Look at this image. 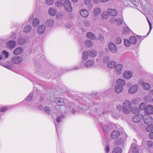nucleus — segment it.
Returning <instances> with one entry per match:
<instances>
[{"mask_svg": "<svg viewBox=\"0 0 153 153\" xmlns=\"http://www.w3.org/2000/svg\"><path fill=\"white\" fill-rule=\"evenodd\" d=\"M149 137L151 139H153V132L150 133L149 134Z\"/></svg>", "mask_w": 153, "mask_h": 153, "instance_id": "69168bd1", "label": "nucleus"}, {"mask_svg": "<svg viewBox=\"0 0 153 153\" xmlns=\"http://www.w3.org/2000/svg\"><path fill=\"white\" fill-rule=\"evenodd\" d=\"M123 19L119 18L116 20V22L117 23V25L120 26H121L123 24Z\"/></svg>", "mask_w": 153, "mask_h": 153, "instance_id": "ea45409f", "label": "nucleus"}, {"mask_svg": "<svg viewBox=\"0 0 153 153\" xmlns=\"http://www.w3.org/2000/svg\"><path fill=\"white\" fill-rule=\"evenodd\" d=\"M145 112L148 114H152L153 113V106L151 105H148L145 107Z\"/></svg>", "mask_w": 153, "mask_h": 153, "instance_id": "f8f14e48", "label": "nucleus"}, {"mask_svg": "<svg viewBox=\"0 0 153 153\" xmlns=\"http://www.w3.org/2000/svg\"><path fill=\"white\" fill-rule=\"evenodd\" d=\"M16 38V35L15 34H13L11 37V38L12 39H15Z\"/></svg>", "mask_w": 153, "mask_h": 153, "instance_id": "338daca9", "label": "nucleus"}, {"mask_svg": "<svg viewBox=\"0 0 153 153\" xmlns=\"http://www.w3.org/2000/svg\"><path fill=\"white\" fill-rule=\"evenodd\" d=\"M0 65L3 66L9 69H10L12 68V64L10 62H7V64H5L4 63H1L0 62Z\"/></svg>", "mask_w": 153, "mask_h": 153, "instance_id": "a878e982", "label": "nucleus"}, {"mask_svg": "<svg viewBox=\"0 0 153 153\" xmlns=\"http://www.w3.org/2000/svg\"><path fill=\"white\" fill-rule=\"evenodd\" d=\"M109 59L110 57L109 56H105L103 59V62L105 63H107L108 62Z\"/></svg>", "mask_w": 153, "mask_h": 153, "instance_id": "3c124183", "label": "nucleus"}, {"mask_svg": "<svg viewBox=\"0 0 153 153\" xmlns=\"http://www.w3.org/2000/svg\"><path fill=\"white\" fill-rule=\"evenodd\" d=\"M122 149L119 147L114 148L112 151V153H121Z\"/></svg>", "mask_w": 153, "mask_h": 153, "instance_id": "c9c22d12", "label": "nucleus"}, {"mask_svg": "<svg viewBox=\"0 0 153 153\" xmlns=\"http://www.w3.org/2000/svg\"><path fill=\"white\" fill-rule=\"evenodd\" d=\"M120 133L117 130L114 131L111 134V137L113 138H115L119 136Z\"/></svg>", "mask_w": 153, "mask_h": 153, "instance_id": "5701e85b", "label": "nucleus"}, {"mask_svg": "<svg viewBox=\"0 0 153 153\" xmlns=\"http://www.w3.org/2000/svg\"><path fill=\"white\" fill-rule=\"evenodd\" d=\"M143 118V116L141 114H139L134 116L133 118V121L136 123H137L140 122Z\"/></svg>", "mask_w": 153, "mask_h": 153, "instance_id": "9d476101", "label": "nucleus"}, {"mask_svg": "<svg viewBox=\"0 0 153 153\" xmlns=\"http://www.w3.org/2000/svg\"><path fill=\"white\" fill-rule=\"evenodd\" d=\"M130 149L131 150L132 153H139L138 148L134 143H132L131 144Z\"/></svg>", "mask_w": 153, "mask_h": 153, "instance_id": "4468645a", "label": "nucleus"}, {"mask_svg": "<svg viewBox=\"0 0 153 153\" xmlns=\"http://www.w3.org/2000/svg\"><path fill=\"white\" fill-rule=\"evenodd\" d=\"M55 4L58 7H60L63 5L62 2L60 1H55Z\"/></svg>", "mask_w": 153, "mask_h": 153, "instance_id": "de8ad7c7", "label": "nucleus"}, {"mask_svg": "<svg viewBox=\"0 0 153 153\" xmlns=\"http://www.w3.org/2000/svg\"><path fill=\"white\" fill-rule=\"evenodd\" d=\"M124 44L127 47H128L130 46V42L128 39H125L124 40Z\"/></svg>", "mask_w": 153, "mask_h": 153, "instance_id": "a18cd8bd", "label": "nucleus"}, {"mask_svg": "<svg viewBox=\"0 0 153 153\" xmlns=\"http://www.w3.org/2000/svg\"><path fill=\"white\" fill-rule=\"evenodd\" d=\"M117 109L118 110H121V106L120 105H118L117 106Z\"/></svg>", "mask_w": 153, "mask_h": 153, "instance_id": "774afa93", "label": "nucleus"}, {"mask_svg": "<svg viewBox=\"0 0 153 153\" xmlns=\"http://www.w3.org/2000/svg\"><path fill=\"white\" fill-rule=\"evenodd\" d=\"M145 103L142 102L139 105V107L140 109L143 110L145 109Z\"/></svg>", "mask_w": 153, "mask_h": 153, "instance_id": "8fccbe9b", "label": "nucleus"}, {"mask_svg": "<svg viewBox=\"0 0 153 153\" xmlns=\"http://www.w3.org/2000/svg\"><path fill=\"white\" fill-rule=\"evenodd\" d=\"M133 73L131 71H126L124 72L123 76V78L126 79H129L132 76Z\"/></svg>", "mask_w": 153, "mask_h": 153, "instance_id": "0eeeda50", "label": "nucleus"}, {"mask_svg": "<svg viewBox=\"0 0 153 153\" xmlns=\"http://www.w3.org/2000/svg\"><path fill=\"white\" fill-rule=\"evenodd\" d=\"M117 64L116 62L114 61H110L108 62L107 64V66L109 68H114Z\"/></svg>", "mask_w": 153, "mask_h": 153, "instance_id": "412c9836", "label": "nucleus"}, {"mask_svg": "<svg viewBox=\"0 0 153 153\" xmlns=\"http://www.w3.org/2000/svg\"><path fill=\"white\" fill-rule=\"evenodd\" d=\"M129 41L131 44H134L137 41V39L134 36H131L130 38Z\"/></svg>", "mask_w": 153, "mask_h": 153, "instance_id": "2f4dec72", "label": "nucleus"}, {"mask_svg": "<svg viewBox=\"0 0 153 153\" xmlns=\"http://www.w3.org/2000/svg\"><path fill=\"white\" fill-rule=\"evenodd\" d=\"M114 42L117 44H120L122 42V39L120 38H116L114 40Z\"/></svg>", "mask_w": 153, "mask_h": 153, "instance_id": "c03bdc74", "label": "nucleus"}, {"mask_svg": "<svg viewBox=\"0 0 153 153\" xmlns=\"http://www.w3.org/2000/svg\"><path fill=\"white\" fill-rule=\"evenodd\" d=\"M55 102L59 105H63L65 104L64 100L62 98H56L55 100Z\"/></svg>", "mask_w": 153, "mask_h": 153, "instance_id": "f3484780", "label": "nucleus"}, {"mask_svg": "<svg viewBox=\"0 0 153 153\" xmlns=\"http://www.w3.org/2000/svg\"><path fill=\"white\" fill-rule=\"evenodd\" d=\"M144 100L146 102H149L150 100L149 99V97L147 96H145L144 97Z\"/></svg>", "mask_w": 153, "mask_h": 153, "instance_id": "e2e57ef3", "label": "nucleus"}, {"mask_svg": "<svg viewBox=\"0 0 153 153\" xmlns=\"http://www.w3.org/2000/svg\"><path fill=\"white\" fill-rule=\"evenodd\" d=\"M32 29L31 26L29 25H27L24 27V31L26 33H28Z\"/></svg>", "mask_w": 153, "mask_h": 153, "instance_id": "7c9ffc66", "label": "nucleus"}, {"mask_svg": "<svg viewBox=\"0 0 153 153\" xmlns=\"http://www.w3.org/2000/svg\"><path fill=\"white\" fill-rule=\"evenodd\" d=\"M101 11V10L100 8L96 7L94 9L93 14L94 16H97L100 14Z\"/></svg>", "mask_w": 153, "mask_h": 153, "instance_id": "bb28decb", "label": "nucleus"}, {"mask_svg": "<svg viewBox=\"0 0 153 153\" xmlns=\"http://www.w3.org/2000/svg\"><path fill=\"white\" fill-rule=\"evenodd\" d=\"M7 108L6 107H3L1 108V111L4 112L7 109Z\"/></svg>", "mask_w": 153, "mask_h": 153, "instance_id": "0e129e2a", "label": "nucleus"}, {"mask_svg": "<svg viewBox=\"0 0 153 153\" xmlns=\"http://www.w3.org/2000/svg\"><path fill=\"white\" fill-rule=\"evenodd\" d=\"M84 24L85 26L87 27H88L90 26V22L89 21L86 20L84 22Z\"/></svg>", "mask_w": 153, "mask_h": 153, "instance_id": "13d9d810", "label": "nucleus"}, {"mask_svg": "<svg viewBox=\"0 0 153 153\" xmlns=\"http://www.w3.org/2000/svg\"><path fill=\"white\" fill-rule=\"evenodd\" d=\"M64 16V13L61 12L58 13L56 15V18L58 19H61Z\"/></svg>", "mask_w": 153, "mask_h": 153, "instance_id": "a19ab883", "label": "nucleus"}, {"mask_svg": "<svg viewBox=\"0 0 153 153\" xmlns=\"http://www.w3.org/2000/svg\"><path fill=\"white\" fill-rule=\"evenodd\" d=\"M117 83L119 85L122 86L125 84V81L121 79H119L117 81Z\"/></svg>", "mask_w": 153, "mask_h": 153, "instance_id": "c756f323", "label": "nucleus"}, {"mask_svg": "<svg viewBox=\"0 0 153 153\" xmlns=\"http://www.w3.org/2000/svg\"><path fill=\"white\" fill-rule=\"evenodd\" d=\"M142 85L143 88L147 90L149 89L150 88V85L148 83H143Z\"/></svg>", "mask_w": 153, "mask_h": 153, "instance_id": "79ce46f5", "label": "nucleus"}, {"mask_svg": "<svg viewBox=\"0 0 153 153\" xmlns=\"http://www.w3.org/2000/svg\"><path fill=\"white\" fill-rule=\"evenodd\" d=\"M147 19L149 26V33L147 34V35H148L149 33H150V32L152 29V24L150 22V21H149V19L148 18Z\"/></svg>", "mask_w": 153, "mask_h": 153, "instance_id": "5fc2aeb1", "label": "nucleus"}, {"mask_svg": "<svg viewBox=\"0 0 153 153\" xmlns=\"http://www.w3.org/2000/svg\"><path fill=\"white\" fill-rule=\"evenodd\" d=\"M85 45L86 47L90 48L92 46L93 43L91 41L87 40L85 41Z\"/></svg>", "mask_w": 153, "mask_h": 153, "instance_id": "72a5a7b5", "label": "nucleus"}, {"mask_svg": "<svg viewBox=\"0 0 153 153\" xmlns=\"http://www.w3.org/2000/svg\"><path fill=\"white\" fill-rule=\"evenodd\" d=\"M16 45V42L14 40L9 41L6 44L7 46L10 49L14 48Z\"/></svg>", "mask_w": 153, "mask_h": 153, "instance_id": "ddd939ff", "label": "nucleus"}, {"mask_svg": "<svg viewBox=\"0 0 153 153\" xmlns=\"http://www.w3.org/2000/svg\"><path fill=\"white\" fill-rule=\"evenodd\" d=\"M64 118V116L63 115H62L58 117L56 121L57 122L59 123L61 121V119Z\"/></svg>", "mask_w": 153, "mask_h": 153, "instance_id": "6e6d98bb", "label": "nucleus"}, {"mask_svg": "<svg viewBox=\"0 0 153 153\" xmlns=\"http://www.w3.org/2000/svg\"><path fill=\"white\" fill-rule=\"evenodd\" d=\"M87 37L91 40H94L96 39V36L94 34L91 32H88L86 35Z\"/></svg>", "mask_w": 153, "mask_h": 153, "instance_id": "b1692460", "label": "nucleus"}, {"mask_svg": "<svg viewBox=\"0 0 153 153\" xmlns=\"http://www.w3.org/2000/svg\"><path fill=\"white\" fill-rule=\"evenodd\" d=\"M94 60H90L85 62V66L87 68H91L94 66Z\"/></svg>", "mask_w": 153, "mask_h": 153, "instance_id": "9b49d317", "label": "nucleus"}, {"mask_svg": "<svg viewBox=\"0 0 153 153\" xmlns=\"http://www.w3.org/2000/svg\"><path fill=\"white\" fill-rule=\"evenodd\" d=\"M2 54L4 55V58H5V59L7 58L9 55L8 52H6L5 51H3Z\"/></svg>", "mask_w": 153, "mask_h": 153, "instance_id": "603ef678", "label": "nucleus"}, {"mask_svg": "<svg viewBox=\"0 0 153 153\" xmlns=\"http://www.w3.org/2000/svg\"><path fill=\"white\" fill-rule=\"evenodd\" d=\"M54 24L53 20L51 19H48L46 20L45 22V24L47 26L51 27Z\"/></svg>", "mask_w": 153, "mask_h": 153, "instance_id": "a211bd4d", "label": "nucleus"}, {"mask_svg": "<svg viewBox=\"0 0 153 153\" xmlns=\"http://www.w3.org/2000/svg\"><path fill=\"white\" fill-rule=\"evenodd\" d=\"M140 112V110L138 108L134 107L133 108L132 112L134 114H138Z\"/></svg>", "mask_w": 153, "mask_h": 153, "instance_id": "e433bc0d", "label": "nucleus"}, {"mask_svg": "<svg viewBox=\"0 0 153 153\" xmlns=\"http://www.w3.org/2000/svg\"><path fill=\"white\" fill-rule=\"evenodd\" d=\"M89 56L88 52L86 51H84L82 53V60L83 62L85 61L88 59V56Z\"/></svg>", "mask_w": 153, "mask_h": 153, "instance_id": "2eb2a0df", "label": "nucleus"}, {"mask_svg": "<svg viewBox=\"0 0 153 153\" xmlns=\"http://www.w3.org/2000/svg\"><path fill=\"white\" fill-rule=\"evenodd\" d=\"M57 12L56 10L52 7H50L48 10V13L51 16H54L55 15Z\"/></svg>", "mask_w": 153, "mask_h": 153, "instance_id": "cd10ccee", "label": "nucleus"}, {"mask_svg": "<svg viewBox=\"0 0 153 153\" xmlns=\"http://www.w3.org/2000/svg\"><path fill=\"white\" fill-rule=\"evenodd\" d=\"M26 42L25 39L24 38H20L18 40V43L19 45H23Z\"/></svg>", "mask_w": 153, "mask_h": 153, "instance_id": "4c0bfd02", "label": "nucleus"}, {"mask_svg": "<svg viewBox=\"0 0 153 153\" xmlns=\"http://www.w3.org/2000/svg\"><path fill=\"white\" fill-rule=\"evenodd\" d=\"M146 130L148 131H150L153 130V125H150L147 126Z\"/></svg>", "mask_w": 153, "mask_h": 153, "instance_id": "37998d69", "label": "nucleus"}, {"mask_svg": "<svg viewBox=\"0 0 153 153\" xmlns=\"http://www.w3.org/2000/svg\"><path fill=\"white\" fill-rule=\"evenodd\" d=\"M131 101L132 102V103L133 104H134L135 105H138L139 102L138 101V100L135 99H133Z\"/></svg>", "mask_w": 153, "mask_h": 153, "instance_id": "4d7b16f0", "label": "nucleus"}, {"mask_svg": "<svg viewBox=\"0 0 153 153\" xmlns=\"http://www.w3.org/2000/svg\"><path fill=\"white\" fill-rule=\"evenodd\" d=\"M65 10L67 12H70L72 10L70 1L68 0H65L63 4Z\"/></svg>", "mask_w": 153, "mask_h": 153, "instance_id": "f03ea898", "label": "nucleus"}, {"mask_svg": "<svg viewBox=\"0 0 153 153\" xmlns=\"http://www.w3.org/2000/svg\"><path fill=\"white\" fill-rule=\"evenodd\" d=\"M132 105L131 102L128 100H126L123 103L122 106V110L124 113L128 114L131 111Z\"/></svg>", "mask_w": 153, "mask_h": 153, "instance_id": "f257e3e1", "label": "nucleus"}, {"mask_svg": "<svg viewBox=\"0 0 153 153\" xmlns=\"http://www.w3.org/2000/svg\"><path fill=\"white\" fill-rule=\"evenodd\" d=\"M143 121L146 124L152 123H153V120L151 116L149 115H144L143 116Z\"/></svg>", "mask_w": 153, "mask_h": 153, "instance_id": "7ed1b4c3", "label": "nucleus"}, {"mask_svg": "<svg viewBox=\"0 0 153 153\" xmlns=\"http://www.w3.org/2000/svg\"><path fill=\"white\" fill-rule=\"evenodd\" d=\"M123 66L121 64H119L115 66V69L117 74L118 75L121 73V71Z\"/></svg>", "mask_w": 153, "mask_h": 153, "instance_id": "6e6552de", "label": "nucleus"}, {"mask_svg": "<svg viewBox=\"0 0 153 153\" xmlns=\"http://www.w3.org/2000/svg\"><path fill=\"white\" fill-rule=\"evenodd\" d=\"M45 26L43 25H41L37 28L36 32L39 35H41L42 34L45 32Z\"/></svg>", "mask_w": 153, "mask_h": 153, "instance_id": "423d86ee", "label": "nucleus"}, {"mask_svg": "<svg viewBox=\"0 0 153 153\" xmlns=\"http://www.w3.org/2000/svg\"><path fill=\"white\" fill-rule=\"evenodd\" d=\"M116 20L114 17H112L111 19L109 21L111 23L113 24L115 21H116Z\"/></svg>", "mask_w": 153, "mask_h": 153, "instance_id": "bf43d9fd", "label": "nucleus"}, {"mask_svg": "<svg viewBox=\"0 0 153 153\" xmlns=\"http://www.w3.org/2000/svg\"><path fill=\"white\" fill-rule=\"evenodd\" d=\"M24 49L22 47H19L16 48L13 51V54L15 55H18L22 53Z\"/></svg>", "mask_w": 153, "mask_h": 153, "instance_id": "dca6fc26", "label": "nucleus"}, {"mask_svg": "<svg viewBox=\"0 0 153 153\" xmlns=\"http://www.w3.org/2000/svg\"><path fill=\"white\" fill-rule=\"evenodd\" d=\"M54 1V0H46V4L48 5L52 4Z\"/></svg>", "mask_w": 153, "mask_h": 153, "instance_id": "864d4df0", "label": "nucleus"}, {"mask_svg": "<svg viewBox=\"0 0 153 153\" xmlns=\"http://www.w3.org/2000/svg\"><path fill=\"white\" fill-rule=\"evenodd\" d=\"M109 128L107 125H105L103 127V130L105 132H107L108 131Z\"/></svg>", "mask_w": 153, "mask_h": 153, "instance_id": "09e8293b", "label": "nucleus"}, {"mask_svg": "<svg viewBox=\"0 0 153 153\" xmlns=\"http://www.w3.org/2000/svg\"><path fill=\"white\" fill-rule=\"evenodd\" d=\"M148 146L149 147H152L153 145V143L151 141H148L147 142Z\"/></svg>", "mask_w": 153, "mask_h": 153, "instance_id": "052dcab7", "label": "nucleus"}, {"mask_svg": "<svg viewBox=\"0 0 153 153\" xmlns=\"http://www.w3.org/2000/svg\"><path fill=\"white\" fill-rule=\"evenodd\" d=\"M138 88V87L137 85H134L129 88L128 89V92L130 94H134L137 92Z\"/></svg>", "mask_w": 153, "mask_h": 153, "instance_id": "1a4fd4ad", "label": "nucleus"}, {"mask_svg": "<svg viewBox=\"0 0 153 153\" xmlns=\"http://www.w3.org/2000/svg\"><path fill=\"white\" fill-rule=\"evenodd\" d=\"M33 94L31 93L25 99V100L27 102H29L32 100V97L33 96Z\"/></svg>", "mask_w": 153, "mask_h": 153, "instance_id": "58836bf2", "label": "nucleus"}, {"mask_svg": "<svg viewBox=\"0 0 153 153\" xmlns=\"http://www.w3.org/2000/svg\"><path fill=\"white\" fill-rule=\"evenodd\" d=\"M11 60L12 62L14 64H19L22 62L23 59L21 56H16L12 58Z\"/></svg>", "mask_w": 153, "mask_h": 153, "instance_id": "20e7f679", "label": "nucleus"}, {"mask_svg": "<svg viewBox=\"0 0 153 153\" xmlns=\"http://www.w3.org/2000/svg\"><path fill=\"white\" fill-rule=\"evenodd\" d=\"M123 88L122 86L119 85H116L114 88L115 91L117 93H119L123 90Z\"/></svg>", "mask_w": 153, "mask_h": 153, "instance_id": "c85d7f7f", "label": "nucleus"}, {"mask_svg": "<svg viewBox=\"0 0 153 153\" xmlns=\"http://www.w3.org/2000/svg\"><path fill=\"white\" fill-rule=\"evenodd\" d=\"M81 15L83 17H86L88 15V12L86 10L81 9L79 11Z\"/></svg>", "mask_w": 153, "mask_h": 153, "instance_id": "6ab92c4d", "label": "nucleus"}, {"mask_svg": "<svg viewBox=\"0 0 153 153\" xmlns=\"http://www.w3.org/2000/svg\"><path fill=\"white\" fill-rule=\"evenodd\" d=\"M39 19L36 17L34 18L33 20L32 25L33 27H36L39 24Z\"/></svg>", "mask_w": 153, "mask_h": 153, "instance_id": "4be33fe9", "label": "nucleus"}, {"mask_svg": "<svg viewBox=\"0 0 153 153\" xmlns=\"http://www.w3.org/2000/svg\"><path fill=\"white\" fill-rule=\"evenodd\" d=\"M108 12L109 15L114 16L117 15L118 12L117 11L114 9H109L108 10Z\"/></svg>", "mask_w": 153, "mask_h": 153, "instance_id": "aec40b11", "label": "nucleus"}, {"mask_svg": "<svg viewBox=\"0 0 153 153\" xmlns=\"http://www.w3.org/2000/svg\"><path fill=\"white\" fill-rule=\"evenodd\" d=\"M45 113L48 114H51L53 111L51 107L48 106H45L44 109Z\"/></svg>", "mask_w": 153, "mask_h": 153, "instance_id": "393cba45", "label": "nucleus"}, {"mask_svg": "<svg viewBox=\"0 0 153 153\" xmlns=\"http://www.w3.org/2000/svg\"><path fill=\"white\" fill-rule=\"evenodd\" d=\"M89 55L91 57L95 56L97 54V51L94 50H92L89 51Z\"/></svg>", "mask_w": 153, "mask_h": 153, "instance_id": "473e14b6", "label": "nucleus"}, {"mask_svg": "<svg viewBox=\"0 0 153 153\" xmlns=\"http://www.w3.org/2000/svg\"><path fill=\"white\" fill-rule=\"evenodd\" d=\"M108 47L110 51L113 53H116L117 51V48L116 45L112 42H109L108 44Z\"/></svg>", "mask_w": 153, "mask_h": 153, "instance_id": "39448f33", "label": "nucleus"}, {"mask_svg": "<svg viewBox=\"0 0 153 153\" xmlns=\"http://www.w3.org/2000/svg\"><path fill=\"white\" fill-rule=\"evenodd\" d=\"M124 33H128L131 31L130 29L128 27H124L123 29Z\"/></svg>", "mask_w": 153, "mask_h": 153, "instance_id": "49530a36", "label": "nucleus"}, {"mask_svg": "<svg viewBox=\"0 0 153 153\" xmlns=\"http://www.w3.org/2000/svg\"><path fill=\"white\" fill-rule=\"evenodd\" d=\"M110 151V147L108 145H106L105 147V151L106 153H108Z\"/></svg>", "mask_w": 153, "mask_h": 153, "instance_id": "680f3d73", "label": "nucleus"}, {"mask_svg": "<svg viewBox=\"0 0 153 153\" xmlns=\"http://www.w3.org/2000/svg\"><path fill=\"white\" fill-rule=\"evenodd\" d=\"M109 15L108 11L107 12L106 11H104L102 12V15H101V17L103 19H105L108 18Z\"/></svg>", "mask_w": 153, "mask_h": 153, "instance_id": "f704fd0d", "label": "nucleus"}]
</instances>
